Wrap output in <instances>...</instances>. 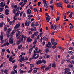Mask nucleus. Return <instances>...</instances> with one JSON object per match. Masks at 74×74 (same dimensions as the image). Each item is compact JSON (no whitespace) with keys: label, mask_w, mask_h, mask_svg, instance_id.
<instances>
[{"label":"nucleus","mask_w":74,"mask_h":74,"mask_svg":"<svg viewBox=\"0 0 74 74\" xmlns=\"http://www.w3.org/2000/svg\"><path fill=\"white\" fill-rule=\"evenodd\" d=\"M53 28L55 30H56V25H54Z\"/></svg>","instance_id":"c756f323"},{"label":"nucleus","mask_w":74,"mask_h":74,"mask_svg":"<svg viewBox=\"0 0 74 74\" xmlns=\"http://www.w3.org/2000/svg\"><path fill=\"white\" fill-rule=\"evenodd\" d=\"M21 42V40H18L17 41V42H16V44L17 45H19L20 44V43Z\"/></svg>","instance_id":"412c9836"},{"label":"nucleus","mask_w":74,"mask_h":74,"mask_svg":"<svg viewBox=\"0 0 74 74\" xmlns=\"http://www.w3.org/2000/svg\"><path fill=\"white\" fill-rule=\"evenodd\" d=\"M53 41H54V39H53V38L51 39V42L52 43H53Z\"/></svg>","instance_id":"c9c22d12"},{"label":"nucleus","mask_w":74,"mask_h":74,"mask_svg":"<svg viewBox=\"0 0 74 74\" xmlns=\"http://www.w3.org/2000/svg\"><path fill=\"white\" fill-rule=\"evenodd\" d=\"M46 16H47L46 17V20L47 21V22H49V21L51 20V17L50 16L48 15V13H46L45 14Z\"/></svg>","instance_id":"f03ea898"},{"label":"nucleus","mask_w":74,"mask_h":74,"mask_svg":"<svg viewBox=\"0 0 74 74\" xmlns=\"http://www.w3.org/2000/svg\"><path fill=\"white\" fill-rule=\"evenodd\" d=\"M50 57H51V56H49V55H47L46 56V58H47V59H49V58Z\"/></svg>","instance_id":"473e14b6"},{"label":"nucleus","mask_w":74,"mask_h":74,"mask_svg":"<svg viewBox=\"0 0 74 74\" xmlns=\"http://www.w3.org/2000/svg\"><path fill=\"white\" fill-rule=\"evenodd\" d=\"M28 60V57H27L26 56L25 57L24 60Z\"/></svg>","instance_id":"ea45409f"},{"label":"nucleus","mask_w":74,"mask_h":74,"mask_svg":"<svg viewBox=\"0 0 74 74\" xmlns=\"http://www.w3.org/2000/svg\"><path fill=\"white\" fill-rule=\"evenodd\" d=\"M62 3H58L57 4V7H59V5H60L59 6L60 7H61V8H62V9H63V7L62 6Z\"/></svg>","instance_id":"9b49d317"},{"label":"nucleus","mask_w":74,"mask_h":74,"mask_svg":"<svg viewBox=\"0 0 74 74\" xmlns=\"http://www.w3.org/2000/svg\"><path fill=\"white\" fill-rule=\"evenodd\" d=\"M68 53L69 54H71V55H73V51H69L68 52Z\"/></svg>","instance_id":"cd10ccee"},{"label":"nucleus","mask_w":74,"mask_h":74,"mask_svg":"<svg viewBox=\"0 0 74 74\" xmlns=\"http://www.w3.org/2000/svg\"><path fill=\"white\" fill-rule=\"evenodd\" d=\"M41 63H42V60H40L38 61L36 63V64H41Z\"/></svg>","instance_id":"ddd939ff"},{"label":"nucleus","mask_w":74,"mask_h":74,"mask_svg":"<svg viewBox=\"0 0 74 74\" xmlns=\"http://www.w3.org/2000/svg\"><path fill=\"white\" fill-rule=\"evenodd\" d=\"M35 26V25L34 24V23L33 22L32 23L31 26L33 27V26Z\"/></svg>","instance_id":"49530a36"},{"label":"nucleus","mask_w":74,"mask_h":74,"mask_svg":"<svg viewBox=\"0 0 74 74\" xmlns=\"http://www.w3.org/2000/svg\"><path fill=\"white\" fill-rule=\"evenodd\" d=\"M42 63L44 64H45V63H46V61H45V60H42Z\"/></svg>","instance_id":"4c0bfd02"},{"label":"nucleus","mask_w":74,"mask_h":74,"mask_svg":"<svg viewBox=\"0 0 74 74\" xmlns=\"http://www.w3.org/2000/svg\"><path fill=\"white\" fill-rule=\"evenodd\" d=\"M30 67L31 68H32L34 67V64H30Z\"/></svg>","instance_id":"e433bc0d"},{"label":"nucleus","mask_w":74,"mask_h":74,"mask_svg":"<svg viewBox=\"0 0 74 74\" xmlns=\"http://www.w3.org/2000/svg\"><path fill=\"white\" fill-rule=\"evenodd\" d=\"M9 60L10 61V62H12V61L13 60V58H12V55H11V56H10V57L9 59Z\"/></svg>","instance_id":"2eb2a0df"},{"label":"nucleus","mask_w":74,"mask_h":74,"mask_svg":"<svg viewBox=\"0 0 74 74\" xmlns=\"http://www.w3.org/2000/svg\"><path fill=\"white\" fill-rule=\"evenodd\" d=\"M37 11V9L36 8H35L34 9V12H36Z\"/></svg>","instance_id":"680f3d73"},{"label":"nucleus","mask_w":74,"mask_h":74,"mask_svg":"<svg viewBox=\"0 0 74 74\" xmlns=\"http://www.w3.org/2000/svg\"><path fill=\"white\" fill-rule=\"evenodd\" d=\"M52 44L53 45L52 46V48H53V49H55V48H56V45H57V43L56 42H54L53 43H52Z\"/></svg>","instance_id":"7ed1b4c3"},{"label":"nucleus","mask_w":74,"mask_h":74,"mask_svg":"<svg viewBox=\"0 0 74 74\" xmlns=\"http://www.w3.org/2000/svg\"><path fill=\"white\" fill-rule=\"evenodd\" d=\"M27 40L28 42H30L32 41V39H30V37L27 38Z\"/></svg>","instance_id":"aec40b11"},{"label":"nucleus","mask_w":74,"mask_h":74,"mask_svg":"<svg viewBox=\"0 0 74 74\" xmlns=\"http://www.w3.org/2000/svg\"><path fill=\"white\" fill-rule=\"evenodd\" d=\"M4 8H0V12H2V11H3L4 10Z\"/></svg>","instance_id":"72a5a7b5"},{"label":"nucleus","mask_w":74,"mask_h":74,"mask_svg":"<svg viewBox=\"0 0 74 74\" xmlns=\"http://www.w3.org/2000/svg\"><path fill=\"white\" fill-rule=\"evenodd\" d=\"M19 59L20 61L22 60L23 62H25V57H22L21 58H19Z\"/></svg>","instance_id":"4468645a"},{"label":"nucleus","mask_w":74,"mask_h":74,"mask_svg":"<svg viewBox=\"0 0 74 74\" xmlns=\"http://www.w3.org/2000/svg\"><path fill=\"white\" fill-rule=\"evenodd\" d=\"M19 10V7H18L16 9V11H18Z\"/></svg>","instance_id":"0e129e2a"},{"label":"nucleus","mask_w":74,"mask_h":74,"mask_svg":"<svg viewBox=\"0 0 74 74\" xmlns=\"http://www.w3.org/2000/svg\"><path fill=\"white\" fill-rule=\"evenodd\" d=\"M20 13H21V11H18L17 13H15V15L16 16H18L20 14Z\"/></svg>","instance_id":"f3484780"},{"label":"nucleus","mask_w":74,"mask_h":74,"mask_svg":"<svg viewBox=\"0 0 74 74\" xmlns=\"http://www.w3.org/2000/svg\"><path fill=\"white\" fill-rule=\"evenodd\" d=\"M36 43H37V40L35 39L34 42H33V45H35L36 44Z\"/></svg>","instance_id":"c85d7f7f"},{"label":"nucleus","mask_w":74,"mask_h":74,"mask_svg":"<svg viewBox=\"0 0 74 74\" xmlns=\"http://www.w3.org/2000/svg\"><path fill=\"white\" fill-rule=\"evenodd\" d=\"M27 38V37H26V36H25L24 37V41H26V39Z\"/></svg>","instance_id":"e2e57ef3"},{"label":"nucleus","mask_w":74,"mask_h":74,"mask_svg":"<svg viewBox=\"0 0 74 74\" xmlns=\"http://www.w3.org/2000/svg\"><path fill=\"white\" fill-rule=\"evenodd\" d=\"M45 51L47 53L49 52V49L47 48L45 49Z\"/></svg>","instance_id":"b1692460"},{"label":"nucleus","mask_w":74,"mask_h":74,"mask_svg":"<svg viewBox=\"0 0 74 74\" xmlns=\"http://www.w3.org/2000/svg\"><path fill=\"white\" fill-rule=\"evenodd\" d=\"M68 0H64V2L65 3H67V4L69 3V2H68Z\"/></svg>","instance_id":"de8ad7c7"},{"label":"nucleus","mask_w":74,"mask_h":74,"mask_svg":"<svg viewBox=\"0 0 74 74\" xmlns=\"http://www.w3.org/2000/svg\"><path fill=\"white\" fill-rule=\"evenodd\" d=\"M21 24L20 23H18L16 25L15 27H14V30H16L17 28H18L19 26H20V25Z\"/></svg>","instance_id":"6e6552de"},{"label":"nucleus","mask_w":74,"mask_h":74,"mask_svg":"<svg viewBox=\"0 0 74 74\" xmlns=\"http://www.w3.org/2000/svg\"><path fill=\"white\" fill-rule=\"evenodd\" d=\"M32 50H33V47L30 48L29 50V53H31Z\"/></svg>","instance_id":"393cba45"},{"label":"nucleus","mask_w":74,"mask_h":74,"mask_svg":"<svg viewBox=\"0 0 74 74\" xmlns=\"http://www.w3.org/2000/svg\"><path fill=\"white\" fill-rule=\"evenodd\" d=\"M13 38H11L9 39V44H13Z\"/></svg>","instance_id":"39448f33"},{"label":"nucleus","mask_w":74,"mask_h":74,"mask_svg":"<svg viewBox=\"0 0 74 74\" xmlns=\"http://www.w3.org/2000/svg\"><path fill=\"white\" fill-rule=\"evenodd\" d=\"M15 12H16V10H15V9H14L13 10V13L14 14H15Z\"/></svg>","instance_id":"603ef678"},{"label":"nucleus","mask_w":74,"mask_h":74,"mask_svg":"<svg viewBox=\"0 0 74 74\" xmlns=\"http://www.w3.org/2000/svg\"><path fill=\"white\" fill-rule=\"evenodd\" d=\"M9 7H8V6L7 5H6L5 6V9L6 8H8Z\"/></svg>","instance_id":"4d7b16f0"},{"label":"nucleus","mask_w":74,"mask_h":74,"mask_svg":"<svg viewBox=\"0 0 74 74\" xmlns=\"http://www.w3.org/2000/svg\"><path fill=\"white\" fill-rule=\"evenodd\" d=\"M31 23V21H29L27 22V21H26L25 23V26H28H28H29V25H30Z\"/></svg>","instance_id":"20e7f679"},{"label":"nucleus","mask_w":74,"mask_h":74,"mask_svg":"<svg viewBox=\"0 0 74 74\" xmlns=\"http://www.w3.org/2000/svg\"><path fill=\"white\" fill-rule=\"evenodd\" d=\"M71 59H74V56H72L71 57Z\"/></svg>","instance_id":"338daca9"},{"label":"nucleus","mask_w":74,"mask_h":74,"mask_svg":"<svg viewBox=\"0 0 74 74\" xmlns=\"http://www.w3.org/2000/svg\"><path fill=\"white\" fill-rule=\"evenodd\" d=\"M22 47V45H18V49H21V47Z\"/></svg>","instance_id":"2f4dec72"},{"label":"nucleus","mask_w":74,"mask_h":74,"mask_svg":"<svg viewBox=\"0 0 74 74\" xmlns=\"http://www.w3.org/2000/svg\"><path fill=\"white\" fill-rule=\"evenodd\" d=\"M34 29H33V28H31L30 29L31 32H34L35 31H36V29L37 28V27H34Z\"/></svg>","instance_id":"dca6fc26"},{"label":"nucleus","mask_w":74,"mask_h":74,"mask_svg":"<svg viewBox=\"0 0 74 74\" xmlns=\"http://www.w3.org/2000/svg\"><path fill=\"white\" fill-rule=\"evenodd\" d=\"M62 3H58L57 4V7H59V5H60L59 6L60 7H61V8H62V9H63V7L62 6Z\"/></svg>","instance_id":"9d476101"},{"label":"nucleus","mask_w":74,"mask_h":74,"mask_svg":"<svg viewBox=\"0 0 74 74\" xmlns=\"http://www.w3.org/2000/svg\"><path fill=\"white\" fill-rule=\"evenodd\" d=\"M8 73V71L7 70V69H5V70L4 71V73Z\"/></svg>","instance_id":"13d9d810"},{"label":"nucleus","mask_w":74,"mask_h":74,"mask_svg":"<svg viewBox=\"0 0 74 74\" xmlns=\"http://www.w3.org/2000/svg\"><path fill=\"white\" fill-rule=\"evenodd\" d=\"M66 7L68 8H71V5H68Z\"/></svg>","instance_id":"58836bf2"},{"label":"nucleus","mask_w":74,"mask_h":74,"mask_svg":"<svg viewBox=\"0 0 74 74\" xmlns=\"http://www.w3.org/2000/svg\"><path fill=\"white\" fill-rule=\"evenodd\" d=\"M60 19L59 18V17L58 16L57 18L56 19V22H57L58 20H59Z\"/></svg>","instance_id":"052dcab7"},{"label":"nucleus","mask_w":74,"mask_h":74,"mask_svg":"<svg viewBox=\"0 0 74 74\" xmlns=\"http://www.w3.org/2000/svg\"><path fill=\"white\" fill-rule=\"evenodd\" d=\"M3 4H4V3L3 2H1L0 3V7H3Z\"/></svg>","instance_id":"a878e982"},{"label":"nucleus","mask_w":74,"mask_h":74,"mask_svg":"<svg viewBox=\"0 0 74 74\" xmlns=\"http://www.w3.org/2000/svg\"><path fill=\"white\" fill-rule=\"evenodd\" d=\"M5 13L6 15H8L10 13V11L8 9H6L5 11Z\"/></svg>","instance_id":"0eeeda50"},{"label":"nucleus","mask_w":74,"mask_h":74,"mask_svg":"<svg viewBox=\"0 0 74 74\" xmlns=\"http://www.w3.org/2000/svg\"><path fill=\"white\" fill-rule=\"evenodd\" d=\"M73 65L71 64H69L67 66V67L69 69H70L71 68H72V67H73Z\"/></svg>","instance_id":"6ab92c4d"},{"label":"nucleus","mask_w":74,"mask_h":74,"mask_svg":"<svg viewBox=\"0 0 74 74\" xmlns=\"http://www.w3.org/2000/svg\"><path fill=\"white\" fill-rule=\"evenodd\" d=\"M38 31H37V32H36L35 33H34V36H37V35H38Z\"/></svg>","instance_id":"5701e85b"},{"label":"nucleus","mask_w":74,"mask_h":74,"mask_svg":"<svg viewBox=\"0 0 74 74\" xmlns=\"http://www.w3.org/2000/svg\"><path fill=\"white\" fill-rule=\"evenodd\" d=\"M21 34V32L19 31H18L16 34V37H18Z\"/></svg>","instance_id":"1a4fd4ad"},{"label":"nucleus","mask_w":74,"mask_h":74,"mask_svg":"<svg viewBox=\"0 0 74 74\" xmlns=\"http://www.w3.org/2000/svg\"><path fill=\"white\" fill-rule=\"evenodd\" d=\"M66 60L67 62H71L70 60V59H67Z\"/></svg>","instance_id":"69168bd1"},{"label":"nucleus","mask_w":74,"mask_h":74,"mask_svg":"<svg viewBox=\"0 0 74 74\" xmlns=\"http://www.w3.org/2000/svg\"><path fill=\"white\" fill-rule=\"evenodd\" d=\"M50 8H51V11H53V6L52 5H50Z\"/></svg>","instance_id":"3c124183"},{"label":"nucleus","mask_w":74,"mask_h":74,"mask_svg":"<svg viewBox=\"0 0 74 74\" xmlns=\"http://www.w3.org/2000/svg\"><path fill=\"white\" fill-rule=\"evenodd\" d=\"M11 74H15V72L14 71H13L12 72H11Z\"/></svg>","instance_id":"774afa93"},{"label":"nucleus","mask_w":74,"mask_h":74,"mask_svg":"<svg viewBox=\"0 0 74 74\" xmlns=\"http://www.w3.org/2000/svg\"><path fill=\"white\" fill-rule=\"evenodd\" d=\"M28 18L29 20H30L32 19V17H31V14H29L28 15Z\"/></svg>","instance_id":"bb28decb"},{"label":"nucleus","mask_w":74,"mask_h":74,"mask_svg":"<svg viewBox=\"0 0 74 74\" xmlns=\"http://www.w3.org/2000/svg\"><path fill=\"white\" fill-rule=\"evenodd\" d=\"M69 50H71V51H72L73 49V48L72 47H70L69 48Z\"/></svg>","instance_id":"864d4df0"},{"label":"nucleus","mask_w":74,"mask_h":74,"mask_svg":"<svg viewBox=\"0 0 74 74\" xmlns=\"http://www.w3.org/2000/svg\"><path fill=\"white\" fill-rule=\"evenodd\" d=\"M17 67H18V66H17V65H15L13 67V69H16V68H17Z\"/></svg>","instance_id":"5fc2aeb1"},{"label":"nucleus","mask_w":74,"mask_h":74,"mask_svg":"<svg viewBox=\"0 0 74 74\" xmlns=\"http://www.w3.org/2000/svg\"><path fill=\"white\" fill-rule=\"evenodd\" d=\"M65 72H64V74H67L68 71H69L70 70L68 68H66L64 69Z\"/></svg>","instance_id":"423d86ee"},{"label":"nucleus","mask_w":74,"mask_h":74,"mask_svg":"<svg viewBox=\"0 0 74 74\" xmlns=\"http://www.w3.org/2000/svg\"><path fill=\"white\" fill-rule=\"evenodd\" d=\"M4 16V14H2L1 15H0V18H3Z\"/></svg>","instance_id":"bf43d9fd"},{"label":"nucleus","mask_w":74,"mask_h":74,"mask_svg":"<svg viewBox=\"0 0 74 74\" xmlns=\"http://www.w3.org/2000/svg\"><path fill=\"white\" fill-rule=\"evenodd\" d=\"M70 63L71 64H74V60L71 61Z\"/></svg>","instance_id":"79ce46f5"},{"label":"nucleus","mask_w":74,"mask_h":74,"mask_svg":"<svg viewBox=\"0 0 74 74\" xmlns=\"http://www.w3.org/2000/svg\"><path fill=\"white\" fill-rule=\"evenodd\" d=\"M34 56V59H37L39 56H38V54H33Z\"/></svg>","instance_id":"f8f14e48"},{"label":"nucleus","mask_w":74,"mask_h":74,"mask_svg":"<svg viewBox=\"0 0 74 74\" xmlns=\"http://www.w3.org/2000/svg\"><path fill=\"white\" fill-rule=\"evenodd\" d=\"M51 67H53L54 68H55L56 67V65H55V64H53L52 65Z\"/></svg>","instance_id":"f704fd0d"},{"label":"nucleus","mask_w":74,"mask_h":74,"mask_svg":"<svg viewBox=\"0 0 74 74\" xmlns=\"http://www.w3.org/2000/svg\"><path fill=\"white\" fill-rule=\"evenodd\" d=\"M24 35H20L17 38V39H20L21 41H22L23 40V38H24Z\"/></svg>","instance_id":"f257e3e1"},{"label":"nucleus","mask_w":74,"mask_h":74,"mask_svg":"<svg viewBox=\"0 0 74 74\" xmlns=\"http://www.w3.org/2000/svg\"><path fill=\"white\" fill-rule=\"evenodd\" d=\"M2 52H3V55L4 54V52H5V49H3L2 50Z\"/></svg>","instance_id":"c03bdc74"},{"label":"nucleus","mask_w":74,"mask_h":74,"mask_svg":"<svg viewBox=\"0 0 74 74\" xmlns=\"http://www.w3.org/2000/svg\"><path fill=\"white\" fill-rule=\"evenodd\" d=\"M41 4V1H39L38 2V6H40V5Z\"/></svg>","instance_id":"a19ab883"},{"label":"nucleus","mask_w":74,"mask_h":74,"mask_svg":"<svg viewBox=\"0 0 74 74\" xmlns=\"http://www.w3.org/2000/svg\"><path fill=\"white\" fill-rule=\"evenodd\" d=\"M3 64H5V62H3V64L1 65L0 66V68H1V67H3Z\"/></svg>","instance_id":"8fccbe9b"},{"label":"nucleus","mask_w":74,"mask_h":74,"mask_svg":"<svg viewBox=\"0 0 74 74\" xmlns=\"http://www.w3.org/2000/svg\"><path fill=\"white\" fill-rule=\"evenodd\" d=\"M19 72H20V73H21V74H22V73H23V72L22 71V70L21 69H19Z\"/></svg>","instance_id":"6e6d98bb"},{"label":"nucleus","mask_w":74,"mask_h":74,"mask_svg":"<svg viewBox=\"0 0 74 74\" xmlns=\"http://www.w3.org/2000/svg\"><path fill=\"white\" fill-rule=\"evenodd\" d=\"M8 32H9V33H10L11 32V28H9L8 29L7 31Z\"/></svg>","instance_id":"a18cd8bd"},{"label":"nucleus","mask_w":74,"mask_h":74,"mask_svg":"<svg viewBox=\"0 0 74 74\" xmlns=\"http://www.w3.org/2000/svg\"><path fill=\"white\" fill-rule=\"evenodd\" d=\"M27 14H31V10L29 9H28L27 11Z\"/></svg>","instance_id":"4be33fe9"},{"label":"nucleus","mask_w":74,"mask_h":74,"mask_svg":"<svg viewBox=\"0 0 74 74\" xmlns=\"http://www.w3.org/2000/svg\"><path fill=\"white\" fill-rule=\"evenodd\" d=\"M4 25V23L3 22H2L0 24V27H3Z\"/></svg>","instance_id":"7c9ffc66"},{"label":"nucleus","mask_w":74,"mask_h":74,"mask_svg":"<svg viewBox=\"0 0 74 74\" xmlns=\"http://www.w3.org/2000/svg\"><path fill=\"white\" fill-rule=\"evenodd\" d=\"M9 45V43L8 42H6L5 43L3 44V45L5 47H6V46H8Z\"/></svg>","instance_id":"a211bd4d"},{"label":"nucleus","mask_w":74,"mask_h":74,"mask_svg":"<svg viewBox=\"0 0 74 74\" xmlns=\"http://www.w3.org/2000/svg\"><path fill=\"white\" fill-rule=\"evenodd\" d=\"M38 25H39V24L38 23V22H36L35 23V26H38Z\"/></svg>","instance_id":"09e8293b"},{"label":"nucleus","mask_w":74,"mask_h":74,"mask_svg":"<svg viewBox=\"0 0 74 74\" xmlns=\"http://www.w3.org/2000/svg\"><path fill=\"white\" fill-rule=\"evenodd\" d=\"M7 30V27H4V31H5Z\"/></svg>","instance_id":"37998d69"}]
</instances>
